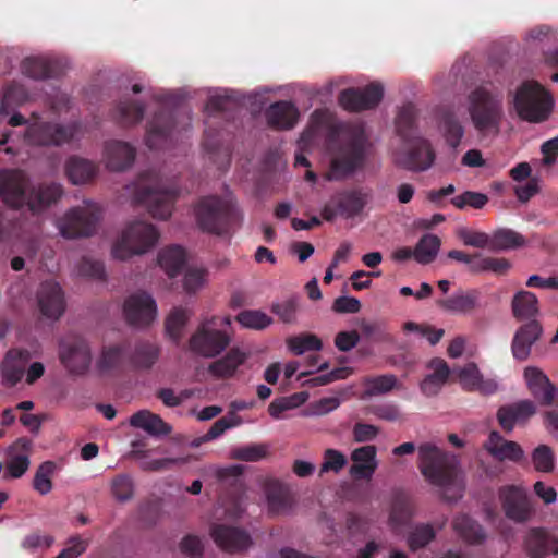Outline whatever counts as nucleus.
Returning <instances> with one entry per match:
<instances>
[{
  "instance_id": "nucleus-1",
  "label": "nucleus",
  "mask_w": 558,
  "mask_h": 558,
  "mask_svg": "<svg viewBox=\"0 0 558 558\" xmlns=\"http://www.w3.org/2000/svg\"><path fill=\"white\" fill-rule=\"evenodd\" d=\"M0 194L9 206L40 215L61 199L63 187L57 182L34 184L24 171L14 169L0 172Z\"/></svg>"
},
{
  "instance_id": "nucleus-2",
  "label": "nucleus",
  "mask_w": 558,
  "mask_h": 558,
  "mask_svg": "<svg viewBox=\"0 0 558 558\" xmlns=\"http://www.w3.org/2000/svg\"><path fill=\"white\" fill-rule=\"evenodd\" d=\"M177 197V187L166 183L157 172L149 170L138 175L133 201L135 204L146 207L154 218L168 219L172 214Z\"/></svg>"
},
{
  "instance_id": "nucleus-3",
  "label": "nucleus",
  "mask_w": 558,
  "mask_h": 558,
  "mask_svg": "<svg viewBox=\"0 0 558 558\" xmlns=\"http://www.w3.org/2000/svg\"><path fill=\"white\" fill-rule=\"evenodd\" d=\"M198 227L208 233L226 234L240 219L238 208L227 199L218 196H206L195 206Z\"/></svg>"
},
{
  "instance_id": "nucleus-4",
  "label": "nucleus",
  "mask_w": 558,
  "mask_h": 558,
  "mask_svg": "<svg viewBox=\"0 0 558 558\" xmlns=\"http://www.w3.org/2000/svg\"><path fill=\"white\" fill-rule=\"evenodd\" d=\"M554 104L549 92L535 81L523 82L513 98L519 118L531 123L546 121L554 109Z\"/></svg>"
},
{
  "instance_id": "nucleus-5",
  "label": "nucleus",
  "mask_w": 558,
  "mask_h": 558,
  "mask_svg": "<svg viewBox=\"0 0 558 558\" xmlns=\"http://www.w3.org/2000/svg\"><path fill=\"white\" fill-rule=\"evenodd\" d=\"M458 461L454 456L441 451L432 444L418 447V468L423 476L433 485L449 486L457 476Z\"/></svg>"
},
{
  "instance_id": "nucleus-6",
  "label": "nucleus",
  "mask_w": 558,
  "mask_h": 558,
  "mask_svg": "<svg viewBox=\"0 0 558 558\" xmlns=\"http://www.w3.org/2000/svg\"><path fill=\"white\" fill-rule=\"evenodd\" d=\"M222 324H230L228 318L211 317L203 320L191 336L190 350L203 357H216L230 344V335L220 329Z\"/></svg>"
},
{
  "instance_id": "nucleus-7",
  "label": "nucleus",
  "mask_w": 558,
  "mask_h": 558,
  "mask_svg": "<svg viewBox=\"0 0 558 558\" xmlns=\"http://www.w3.org/2000/svg\"><path fill=\"white\" fill-rule=\"evenodd\" d=\"M159 232L151 223L134 221L122 232L112 246V256L125 260L133 255H141L156 245Z\"/></svg>"
},
{
  "instance_id": "nucleus-8",
  "label": "nucleus",
  "mask_w": 558,
  "mask_h": 558,
  "mask_svg": "<svg viewBox=\"0 0 558 558\" xmlns=\"http://www.w3.org/2000/svg\"><path fill=\"white\" fill-rule=\"evenodd\" d=\"M470 114L480 132L498 131L502 117V98L480 87L470 95Z\"/></svg>"
},
{
  "instance_id": "nucleus-9",
  "label": "nucleus",
  "mask_w": 558,
  "mask_h": 558,
  "mask_svg": "<svg viewBox=\"0 0 558 558\" xmlns=\"http://www.w3.org/2000/svg\"><path fill=\"white\" fill-rule=\"evenodd\" d=\"M101 218L99 206L85 202L83 206L68 210L58 221V228L63 238H87L95 233Z\"/></svg>"
},
{
  "instance_id": "nucleus-10",
  "label": "nucleus",
  "mask_w": 558,
  "mask_h": 558,
  "mask_svg": "<svg viewBox=\"0 0 558 558\" xmlns=\"http://www.w3.org/2000/svg\"><path fill=\"white\" fill-rule=\"evenodd\" d=\"M364 159V138L361 134H356L341 145L336 156L331 159L328 179L338 181L347 178L363 166Z\"/></svg>"
},
{
  "instance_id": "nucleus-11",
  "label": "nucleus",
  "mask_w": 558,
  "mask_h": 558,
  "mask_svg": "<svg viewBox=\"0 0 558 558\" xmlns=\"http://www.w3.org/2000/svg\"><path fill=\"white\" fill-rule=\"evenodd\" d=\"M76 131L74 124L35 121L27 125L24 137L29 145L34 146H61L71 142Z\"/></svg>"
},
{
  "instance_id": "nucleus-12",
  "label": "nucleus",
  "mask_w": 558,
  "mask_h": 558,
  "mask_svg": "<svg viewBox=\"0 0 558 558\" xmlns=\"http://www.w3.org/2000/svg\"><path fill=\"white\" fill-rule=\"evenodd\" d=\"M59 359L71 374H85L92 363L90 349L84 338L66 335L59 342Z\"/></svg>"
},
{
  "instance_id": "nucleus-13",
  "label": "nucleus",
  "mask_w": 558,
  "mask_h": 558,
  "mask_svg": "<svg viewBox=\"0 0 558 558\" xmlns=\"http://www.w3.org/2000/svg\"><path fill=\"white\" fill-rule=\"evenodd\" d=\"M368 195L362 190H347L335 194L323 207L322 217L333 221L337 216L353 218L360 215L367 204Z\"/></svg>"
},
{
  "instance_id": "nucleus-14",
  "label": "nucleus",
  "mask_w": 558,
  "mask_h": 558,
  "mask_svg": "<svg viewBox=\"0 0 558 558\" xmlns=\"http://www.w3.org/2000/svg\"><path fill=\"white\" fill-rule=\"evenodd\" d=\"M498 495L507 519L515 523H525L531 520L535 510L524 488L506 485L499 488Z\"/></svg>"
},
{
  "instance_id": "nucleus-15",
  "label": "nucleus",
  "mask_w": 558,
  "mask_h": 558,
  "mask_svg": "<svg viewBox=\"0 0 558 558\" xmlns=\"http://www.w3.org/2000/svg\"><path fill=\"white\" fill-rule=\"evenodd\" d=\"M384 97V87L379 83H371L365 87H350L339 95L341 107L351 112L369 110L378 106Z\"/></svg>"
},
{
  "instance_id": "nucleus-16",
  "label": "nucleus",
  "mask_w": 558,
  "mask_h": 558,
  "mask_svg": "<svg viewBox=\"0 0 558 558\" xmlns=\"http://www.w3.org/2000/svg\"><path fill=\"white\" fill-rule=\"evenodd\" d=\"M175 112L172 109L160 108L147 124L146 145L150 149L163 148L172 140L175 131Z\"/></svg>"
},
{
  "instance_id": "nucleus-17",
  "label": "nucleus",
  "mask_w": 558,
  "mask_h": 558,
  "mask_svg": "<svg viewBox=\"0 0 558 558\" xmlns=\"http://www.w3.org/2000/svg\"><path fill=\"white\" fill-rule=\"evenodd\" d=\"M408 149L399 157V165L410 171L423 172L435 162L436 154L428 140L417 137L407 141Z\"/></svg>"
},
{
  "instance_id": "nucleus-18",
  "label": "nucleus",
  "mask_w": 558,
  "mask_h": 558,
  "mask_svg": "<svg viewBox=\"0 0 558 558\" xmlns=\"http://www.w3.org/2000/svg\"><path fill=\"white\" fill-rule=\"evenodd\" d=\"M123 310L128 323L138 327L149 325L157 313L154 299L146 292L129 296L124 302Z\"/></svg>"
},
{
  "instance_id": "nucleus-19",
  "label": "nucleus",
  "mask_w": 558,
  "mask_h": 558,
  "mask_svg": "<svg viewBox=\"0 0 558 558\" xmlns=\"http://www.w3.org/2000/svg\"><path fill=\"white\" fill-rule=\"evenodd\" d=\"M39 311L43 316L58 320L65 311L64 293L54 281H45L37 292Z\"/></svg>"
},
{
  "instance_id": "nucleus-20",
  "label": "nucleus",
  "mask_w": 558,
  "mask_h": 558,
  "mask_svg": "<svg viewBox=\"0 0 558 558\" xmlns=\"http://www.w3.org/2000/svg\"><path fill=\"white\" fill-rule=\"evenodd\" d=\"M33 442L26 437L17 438L7 450L4 477L20 478L28 470Z\"/></svg>"
},
{
  "instance_id": "nucleus-21",
  "label": "nucleus",
  "mask_w": 558,
  "mask_h": 558,
  "mask_svg": "<svg viewBox=\"0 0 558 558\" xmlns=\"http://www.w3.org/2000/svg\"><path fill=\"white\" fill-rule=\"evenodd\" d=\"M210 536L218 547L229 553L242 551L252 544L247 532L226 524H214L210 529Z\"/></svg>"
},
{
  "instance_id": "nucleus-22",
  "label": "nucleus",
  "mask_w": 558,
  "mask_h": 558,
  "mask_svg": "<svg viewBox=\"0 0 558 558\" xmlns=\"http://www.w3.org/2000/svg\"><path fill=\"white\" fill-rule=\"evenodd\" d=\"M536 413V407L531 400H520L501 405L496 414L497 421L506 433H511L515 425L525 424Z\"/></svg>"
},
{
  "instance_id": "nucleus-23",
  "label": "nucleus",
  "mask_w": 558,
  "mask_h": 558,
  "mask_svg": "<svg viewBox=\"0 0 558 558\" xmlns=\"http://www.w3.org/2000/svg\"><path fill=\"white\" fill-rule=\"evenodd\" d=\"M31 360L32 354L26 349L9 350L0 366L3 383L10 387L20 383Z\"/></svg>"
},
{
  "instance_id": "nucleus-24",
  "label": "nucleus",
  "mask_w": 558,
  "mask_h": 558,
  "mask_svg": "<svg viewBox=\"0 0 558 558\" xmlns=\"http://www.w3.org/2000/svg\"><path fill=\"white\" fill-rule=\"evenodd\" d=\"M484 448L498 461L521 463L525 460L523 448L515 441L504 439L496 430L490 432Z\"/></svg>"
},
{
  "instance_id": "nucleus-25",
  "label": "nucleus",
  "mask_w": 558,
  "mask_h": 558,
  "mask_svg": "<svg viewBox=\"0 0 558 558\" xmlns=\"http://www.w3.org/2000/svg\"><path fill=\"white\" fill-rule=\"evenodd\" d=\"M524 377L530 391L542 405L549 407L554 404L557 389L539 368L526 367Z\"/></svg>"
},
{
  "instance_id": "nucleus-26",
  "label": "nucleus",
  "mask_w": 558,
  "mask_h": 558,
  "mask_svg": "<svg viewBox=\"0 0 558 558\" xmlns=\"http://www.w3.org/2000/svg\"><path fill=\"white\" fill-rule=\"evenodd\" d=\"M543 327L536 319L529 320L514 333L511 351L513 357L524 361L530 356L532 345L541 338Z\"/></svg>"
},
{
  "instance_id": "nucleus-27",
  "label": "nucleus",
  "mask_w": 558,
  "mask_h": 558,
  "mask_svg": "<svg viewBox=\"0 0 558 558\" xmlns=\"http://www.w3.org/2000/svg\"><path fill=\"white\" fill-rule=\"evenodd\" d=\"M377 449L373 445H366L354 449L351 452L352 465L349 473L355 480L369 481L377 466Z\"/></svg>"
},
{
  "instance_id": "nucleus-28",
  "label": "nucleus",
  "mask_w": 558,
  "mask_h": 558,
  "mask_svg": "<svg viewBox=\"0 0 558 558\" xmlns=\"http://www.w3.org/2000/svg\"><path fill=\"white\" fill-rule=\"evenodd\" d=\"M136 150L126 142L109 141L105 145L106 166L111 171H123L135 160Z\"/></svg>"
},
{
  "instance_id": "nucleus-29",
  "label": "nucleus",
  "mask_w": 558,
  "mask_h": 558,
  "mask_svg": "<svg viewBox=\"0 0 558 558\" xmlns=\"http://www.w3.org/2000/svg\"><path fill=\"white\" fill-rule=\"evenodd\" d=\"M22 72L37 81L56 78L63 74V64L56 59L40 57L26 58L22 62Z\"/></svg>"
},
{
  "instance_id": "nucleus-30",
  "label": "nucleus",
  "mask_w": 558,
  "mask_h": 558,
  "mask_svg": "<svg viewBox=\"0 0 558 558\" xmlns=\"http://www.w3.org/2000/svg\"><path fill=\"white\" fill-rule=\"evenodd\" d=\"M265 494L268 510L271 514L288 513L294 505V498L291 490L279 481L270 480L266 482Z\"/></svg>"
},
{
  "instance_id": "nucleus-31",
  "label": "nucleus",
  "mask_w": 558,
  "mask_h": 558,
  "mask_svg": "<svg viewBox=\"0 0 558 558\" xmlns=\"http://www.w3.org/2000/svg\"><path fill=\"white\" fill-rule=\"evenodd\" d=\"M481 295L477 289H460L449 298L438 300L436 304L450 313L468 314L478 307Z\"/></svg>"
},
{
  "instance_id": "nucleus-32",
  "label": "nucleus",
  "mask_w": 558,
  "mask_h": 558,
  "mask_svg": "<svg viewBox=\"0 0 558 558\" xmlns=\"http://www.w3.org/2000/svg\"><path fill=\"white\" fill-rule=\"evenodd\" d=\"M146 110L144 102L125 95L121 97L111 111L112 119L122 126L140 123Z\"/></svg>"
},
{
  "instance_id": "nucleus-33",
  "label": "nucleus",
  "mask_w": 558,
  "mask_h": 558,
  "mask_svg": "<svg viewBox=\"0 0 558 558\" xmlns=\"http://www.w3.org/2000/svg\"><path fill=\"white\" fill-rule=\"evenodd\" d=\"M265 117L269 126L276 130L292 129L298 119L299 110L290 101H277L269 106L265 112Z\"/></svg>"
},
{
  "instance_id": "nucleus-34",
  "label": "nucleus",
  "mask_w": 558,
  "mask_h": 558,
  "mask_svg": "<svg viewBox=\"0 0 558 558\" xmlns=\"http://www.w3.org/2000/svg\"><path fill=\"white\" fill-rule=\"evenodd\" d=\"M414 517V506L411 498L403 492H396L392 496L389 525L398 532L408 525Z\"/></svg>"
},
{
  "instance_id": "nucleus-35",
  "label": "nucleus",
  "mask_w": 558,
  "mask_h": 558,
  "mask_svg": "<svg viewBox=\"0 0 558 558\" xmlns=\"http://www.w3.org/2000/svg\"><path fill=\"white\" fill-rule=\"evenodd\" d=\"M525 547L530 556L543 558L548 554H558V538L544 529H532L526 535Z\"/></svg>"
},
{
  "instance_id": "nucleus-36",
  "label": "nucleus",
  "mask_w": 558,
  "mask_h": 558,
  "mask_svg": "<svg viewBox=\"0 0 558 558\" xmlns=\"http://www.w3.org/2000/svg\"><path fill=\"white\" fill-rule=\"evenodd\" d=\"M160 356V347L147 340L137 341L129 355V363L135 371H149Z\"/></svg>"
},
{
  "instance_id": "nucleus-37",
  "label": "nucleus",
  "mask_w": 558,
  "mask_h": 558,
  "mask_svg": "<svg viewBox=\"0 0 558 558\" xmlns=\"http://www.w3.org/2000/svg\"><path fill=\"white\" fill-rule=\"evenodd\" d=\"M130 425L141 428L154 437L168 436L172 432L170 424L165 422L160 415L148 410H140L130 417Z\"/></svg>"
},
{
  "instance_id": "nucleus-38",
  "label": "nucleus",
  "mask_w": 558,
  "mask_h": 558,
  "mask_svg": "<svg viewBox=\"0 0 558 558\" xmlns=\"http://www.w3.org/2000/svg\"><path fill=\"white\" fill-rule=\"evenodd\" d=\"M246 359L247 355L239 348H232L225 356L214 361L208 366V372L217 378L232 377Z\"/></svg>"
},
{
  "instance_id": "nucleus-39",
  "label": "nucleus",
  "mask_w": 558,
  "mask_h": 558,
  "mask_svg": "<svg viewBox=\"0 0 558 558\" xmlns=\"http://www.w3.org/2000/svg\"><path fill=\"white\" fill-rule=\"evenodd\" d=\"M511 310L518 320H532L539 312L538 299L533 292L520 290L512 298Z\"/></svg>"
},
{
  "instance_id": "nucleus-40",
  "label": "nucleus",
  "mask_w": 558,
  "mask_h": 558,
  "mask_svg": "<svg viewBox=\"0 0 558 558\" xmlns=\"http://www.w3.org/2000/svg\"><path fill=\"white\" fill-rule=\"evenodd\" d=\"M97 166L84 158L71 157L65 166V172L73 184H84L97 174Z\"/></svg>"
},
{
  "instance_id": "nucleus-41",
  "label": "nucleus",
  "mask_w": 558,
  "mask_h": 558,
  "mask_svg": "<svg viewBox=\"0 0 558 558\" xmlns=\"http://www.w3.org/2000/svg\"><path fill=\"white\" fill-rule=\"evenodd\" d=\"M453 530L469 544H481L486 534L483 527L468 514H459L453 519Z\"/></svg>"
},
{
  "instance_id": "nucleus-42",
  "label": "nucleus",
  "mask_w": 558,
  "mask_h": 558,
  "mask_svg": "<svg viewBox=\"0 0 558 558\" xmlns=\"http://www.w3.org/2000/svg\"><path fill=\"white\" fill-rule=\"evenodd\" d=\"M158 263L170 278L175 277L186 263V253L180 245H171L158 254Z\"/></svg>"
},
{
  "instance_id": "nucleus-43",
  "label": "nucleus",
  "mask_w": 558,
  "mask_h": 558,
  "mask_svg": "<svg viewBox=\"0 0 558 558\" xmlns=\"http://www.w3.org/2000/svg\"><path fill=\"white\" fill-rule=\"evenodd\" d=\"M417 111L413 104L403 105L396 118V131L404 141L417 138L415 136Z\"/></svg>"
},
{
  "instance_id": "nucleus-44",
  "label": "nucleus",
  "mask_w": 558,
  "mask_h": 558,
  "mask_svg": "<svg viewBox=\"0 0 558 558\" xmlns=\"http://www.w3.org/2000/svg\"><path fill=\"white\" fill-rule=\"evenodd\" d=\"M441 241L436 234H424L414 247L415 260L428 265L435 260L440 250Z\"/></svg>"
},
{
  "instance_id": "nucleus-45",
  "label": "nucleus",
  "mask_w": 558,
  "mask_h": 558,
  "mask_svg": "<svg viewBox=\"0 0 558 558\" xmlns=\"http://www.w3.org/2000/svg\"><path fill=\"white\" fill-rule=\"evenodd\" d=\"M524 238L511 229H498L489 236L490 251H507L523 246Z\"/></svg>"
},
{
  "instance_id": "nucleus-46",
  "label": "nucleus",
  "mask_w": 558,
  "mask_h": 558,
  "mask_svg": "<svg viewBox=\"0 0 558 558\" xmlns=\"http://www.w3.org/2000/svg\"><path fill=\"white\" fill-rule=\"evenodd\" d=\"M440 129L442 131L446 143L457 149L464 135V129L453 112L446 111L441 116Z\"/></svg>"
},
{
  "instance_id": "nucleus-47",
  "label": "nucleus",
  "mask_w": 558,
  "mask_h": 558,
  "mask_svg": "<svg viewBox=\"0 0 558 558\" xmlns=\"http://www.w3.org/2000/svg\"><path fill=\"white\" fill-rule=\"evenodd\" d=\"M436 537L434 527L428 523H417L409 532L407 543L412 551L427 546Z\"/></svg>"
},
{
  "instance_id": "nucleus-48",
  "label": "nucleus",
  "mask_w": 558,
  "mask_h": 558,
  "mask_svg": "<svg viewBox=\"0 0 558 558\" xmlns=\"http://www.w3.org/2000/svg\"><path fill=\"white\" fill-rule=\"evenodd\" d=\"M57 464L53 461L43 462L36 470L33 488L40 495H47L52 489V476L56 472Z\"/></svg>"
},
{
  "instance_id": "nucleus-49",
  "label": "nucleus",
  "mask_w": 558,
  "mask_h": 558,
  "mask_svg": "<svg viewBox=\"0 0 558 558\" xmlns=\"http://www.w3.org/2000/svg\"><path fill=\"white\" fill-rule=\"evenodd\" d=\"M396 385L397 377L392 374L367 377L364 380L365 395L372 397L387 393L391 391Z\"/></svg>"
},
{
  "instance_id": "nucleus-50",
  "label": "nucleus",
  "mask_w": 558,
  "mask_h": 558,
  "mask_svg": "<svg viewBox=\"0 0 558 558\" xmlns=\"http://www.w3.org/2000/svg\"><path fill=\"white\" fill-rule=\"evenodd\" d=\"M124 349L121 345L105 347L97 361V367L101 373H108L121 366Z\"/></svg>"
},
{
  "instance_id": "nucleus-51",
  "label": "nucleus",
  "mask_w": 558,
  "mask_h": 558,
  "mask_svg": "<svg viewBox=\"0 0 558 558\" xmlns=\"http://www.w3.org/2000/svg\"><path fill=\"white\" fill-rule=\"evenodd\" d=\"M111 494L121 502L129 501L134 495V482L129 474H118L111 481Z\"/></svg>"
},
{
  "instance_id": "nucleus-52",
  "label": "nucleus",
  "mask_w": 558,
  "mask_h": 558,
  "mask_svg": "<svg viewBox=\"0 0 558 558\" xmlns=\"http://www.w3.org/2000/svg\"><path fill=\"white\" fill-rule=\"evenodd\" d=\"M287 344L295 355H301L306 351H319L323 347L322 340L315 335L291 337L287 340Z\"/></svg>"
},
{
  "instance_id": "nucleus-53",
  "label": "nucleus",
  "mask_w": 558,
  "mask_h": 558,
  "mask_svg": "<svg viewBox=\"0 0 558 558\" xmlns=\"http://www.w3.org/2000/svg\"><path fill=\"white\" fill-rule=\"evenodd\" d=\"M452 373H457V377L461 386L466 391H475L482 374L475 363H468L458 369L453 368Z\"/></svg>"
},
{
  "instance_id": "nucleus-54",
  "label": "nucleus",
  "mask_w": 558,
  "mask_h": 558,
  "mask_svg": "<svg viewBox=\"0 0 558 558\" xmlns=\"http://www.w3.org/2000/svg\"><path fill=\"white\" fill-rule=\"evenodd\" d=\"M348 463L347 457L337 449L328 448L324 451L323 463L320 465L319 474L324 473H339Z\"/></svg>"
},
{
  "instance_id": "nucleus-55",
  "label": "nucleus",
  "mask_w": 558,
  "mask_h": 558,
  "mask_svg": "<svg viewBox=\"0 0 558 558\" xmlns=\"http://www.w3.org/2000/svg\"><path fill=\"white\" fill-rule=\"evenodd\" d=\"M532 462L536 471L551 472L555 466V457L551 448L547 445L537 446L532 452Z\"/></svg>"
},
{
  "instance_id": "nucleus-56",
  "label": "nucleus",
  "mask_w": 558,
  "mask_h": 558,
  "mask_svg": "<svg viewBox=\"0 0 558 558\" xmlns=\"http://www.w3.org/2000/svg\"><path fill=\"white\" fill-rule=\"evenodd\" d=\"M450 203L458 209H464L466 206L481 209L488 203V196L480 192L466 191L452 197Z\"/></svg>"
},
{
  "instance_id": "nucleus-57",
  "label": "nucleus",
  "mask_w": 558,
  "mask_h": 558,
  "mask_svg": "<svg viewBox=\"0 0 558 558\" xmlns=\"http://www.w3.org/2000/svg\"><path fill=\"white\" fill-rule=\"evenodd\" d=\"M187 319L189 315L186 310L181 307L173 308L167 317L166 330L174 341L180 339L182 328L185 326Z\"/></svg>"
},
{
  "instance_id": "nucleus-58",
  "label": "nucleus",
  "mask_w": 558,
  "mask_h": 558,
  "mask_svg": "<svg viewBox=\"0 0 558 558\" xmlns=\"http://www.w3.org/2000/svg\"><path fill=\"white\" fill-rule=\"evenodd\" d=\"M236 320L246 328L264 329L269 326L272 319L260 311H242L238 314Z\"/></svg>"
},
{
  "instance_id": "nucleus-59",
  "label": "nucleus",
  "mask_w": 558,
  "mask_h": 558,
  "mask_svg": "<svg viewBox=\"0 0 558 558\" xmlns=\"http://www.w3.org/2000/svg\"><path fill=\"white\" fill-rule=\"evenodd\" d=\"M76 271L82 277H88L93 279H104L106 275L104 264L89 257H83L78 262Z\"/></svg>"
},
{
  "instance_id": "nucleus-60",
  "label": "nucleus",
  "mask_w": 558,
  "mask_h": 558,
  "mask_svg": "<svg viewBox=\"0 0 558 558\" xmlns=\"http://www.w3.org/2000/svg\"><path fill=\"white\" fill-rule=\"evenodd\" d=\"M179 549L183 555L190 558H202L204 554V543L199 536L187 534L181 539Z\"/></svg>"
},
{
  "instance_id": "nucleus-61",
  "label": "nucleus",
  "mask_w": 558,
  "mask_h": 558,
  "mask_svg": "<svg viewBox=\"0 0 558 558\" xmlns=\"http://www.w3.org/2000/svg\"><path fill=\"white\" fill-rule=\"evenodd\" d=\"M241 424V418L233 416L227 417L223 416L217 420L211 427L207 430V433L202 437L203 441H210L221 436L227 429L238 426Z\"/></svg>"
},
{
  "instance_id": "nucleus-62",
  "label": "nucleus",
  "mask_w": 558,
  "mask_h": 558,
  "mask_svg": "<svg viewBox=\"0 0 558 558\" xmlns=\"http://www.w3.org/2000/svg\"><path fill=\"white\" fill-rule=\"evenodd\" d=\"M296 310L298 301L295 298H290L281 303H276L271 307L272 313L278 315L279 318L287 324L295 322Z\"/></svg>"
},
{
  "instance_id": "nucleus-63",
  "label": "nucleus",
  "mask_w": 558,
  "mask_h": 558,
  "mask_svg": "<svg viewBox=\"0 0 558 558\" xmlns=\"http://www.w3.org/2000/svg\"><path fill=\"white\" fill-rule=\"evenodd\" d=\"M267 454V448L264 445H250L238 448L233 451V458L241 461H259Z\"/></svg>"
},
{
  "instance_id": "nucleus-64",
  "label": "nucleus",
  "mask_w": 558,
  "mask_h": 558,
  "mask_svg": "<svg viewBox=\"0 0 558 558\" xmlns=\"http://www.w3.org/2000/svg\"><path fill=\"white\" fill-rule=\"evenodd\" d=\"M368 411L377 418L387 422H396L401 417V413L398 405L392 403L372 405L369 407Z\"/></svg>"
}]
</instances>
